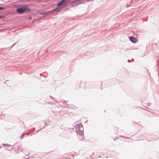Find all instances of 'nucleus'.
<instances>
[{"label": "nucleus", "instance_id": "obj_1", "mask_svg": "<svg viewBox=\"0 0 159 159\" xmlns=\"http://www.w3.org/2000/svg\"><path fill=\"white\" fill-rule=\"evenodd\" d=\"M75 128L76 131L78 133L80 134H83L84 129L81 124L76 125Z\"/></svg>", "mask_w": 159, "mask_h": 159}, {"label": "nucleus", "instance_id": "obj_2", "mask_svg": "<svg viewBox=\"0 0 159 159\" xmlns=\"http://www.w3.org/2000/svg\"><path fill=\"white\" fill-rule=\"evenodd\" d=\"M80 0H76L73 1H71L70 2L71 3V7H75L77 6L78 5L80 4Z\"/></svg>", "mask_w": 159, "mask_h": 159}, {"label": "nucleus", "instance_id": "obj_3", "mask_svg": "<svg viewBox=\"0 0 159 159\" xmlns=\"http://www.w3.org/2000/svg\"><path fill=\"white\" fill-rule=\"evenodd\" d=\"M26 11V9L25 8H21L17 9L16 11L19 14H22L24 12Z\"/></svg>", "mask_w": 159, "mask_h": 159}, {"label": "nucleus", "instance_id": "obj_4", "mask_svg": "<svg viewBox=\"0 0 159 159\" xmlns=\"http://www.w3.org/2000/svg\"><path fill=\"white\" fill-rule=\"evenodd\" d=\"M129 38L131 41L133 43H137L138 41L137 38H134L133 37H130Z\"/></svg>", "mask_w": 159, "mask_h": 159}, {"label": "nucleus", "instance_id": "obj_5", "mask_svg": "<svg viewBox=\"0 0 159 159\" xmlns=\"http://www.w3.org/2000/svg\"><path fill=\"white\" fill-rule=\"evenodd\" d=\"M66 4L63 0L57 4V6H59L61 5H63Z\"/></svg>", "mask_w": 159, "mask_h": 159}, {"label": "nucleus", "instance_id": "obj_6", "mask_svg": "<svg viewBox=\"0 0 159 159\" xmlns=\"http://www.w3.org/2000/svg\"><path fill=\"white\" fill-rule=\"evenodd\" d=\"M64 2L66 3L69 2H70V0H63Z\"/></svg>", "mask_w": 159, "mask_h": 159}, {"label": "nucleus", "instance_id": "obj_7", "mask_svg": "<svg viewBox=\"0 0 159 159\" xmlns=\"http://www.w3.org/2000/svg\"><path fill=\"white\" fill-rule=\"evenodd\" d=\"M3 145L4 146H11L10 145H9V144H3Z\"/></svg>", "mask_w": 159, "mask_h": 159}, {"label": "nucleus", "instance_id": "obj_8", "mask_svg": "<svg viewBox=\"0 0 159 159\" xmlns=\"http://www.w3.org/2000/svg\"><path fill=\"white\" fill-rule=\"evenodd\" d=\"M57 9H57L56 8L54 10V11H60V10H58Z\"/></svg>", "mask_w": 159, "mask_h": 159}, {"label": "nucleus", "instance_id": "obj_9", "mask_svg": "<svg viewBox=\"0 0 159 159\" xmlns=\"http://www.w3.org/2000/svg\"><path fill=\"white\" fill-rule=\"evenodd\" d=\"M25 135V134H23L22 135H21V138H23V136H24V135Z\"/></svg>", "mask_w": 159, "mask_h": 159}, {"label": "nucleus", "instance_id": "obj_10", "mask_svg": "<svg viewBox=\"0 0 159 159\" xmlns=\"http://www.w3.org/2000/svg\"><path fill=\"white\" fill-rule=\"evenodd\" d=\"M4 8V7H0V10H2V9H3Z\"/></svg>", "mask_w": 159, "mask_h": 159}, {"label": "nucleus", "instance_id": "obj_11", "mask_svg": "<svg viewBox=\"0 0 159 159\" xmlns=\"http://www.w3.org/2000/svg\"><path fill=\"white\" fill-rule=\"evenodd\" d=\"M3 17L2 16H0V19L2 18Z\"/></svg>", "mask_w": 159, "mask_h": 159}]
</instances>
